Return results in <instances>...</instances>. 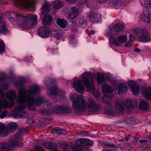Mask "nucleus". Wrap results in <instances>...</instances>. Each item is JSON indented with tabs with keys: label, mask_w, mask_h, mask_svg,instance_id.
I'll use <instances>...</instances> for the list:
<instances>
[{
	"label": "nucleus",
	"mask_w": 151,
	"mask_h": 151,
	"mask_svg": "<svg viewBox=\"0 0 151 151\" xmlns=\"http://www.w3.org/2000/svg\"><path fill=\"white\" fill-rule=\"evenodd\" d=\"M56 23L59 26L62 28H67L68 25L67 22L63 19L60 18H58L56 20Z\"/></svg>",
	"instance_id": "18"
},
{
	"label": "nucleus",
	"mask_w": 151,
	"mask_h": 151,
	"mask_svg": "<svg viewBox=\"0 0 151 151\" xmlns=\"http://www.w3.org/2000/svg\"><path fill=\"white\" fill-rule=\"evenodd\" d=\"M8 32V29L3 22H0V34H6Z\"/></svg>",
	"instance_id": "26"
},
{
	"label": "nucleus",
	"mask_w": 151,
	"mask_h": 151,
	"mask_svg": "<svg viewBox=\"0 0 151 151\" xmlns=\"http://www.w3.org/2000/svg\"><path fill=\"white\" fill-rule=\"evenodd\" d=\"M124 104L128 109L132 110V104L130 100L128 99L126 100L124 102Z\"/></svg>",
	"instance_id": "30"
},
{
	"label": "nucleus",
	"mask_w": 151,
	"mask_h": 151,
	"mask_svg": "<svg viewBox=\"0 0 151 151\" xmlns=\"http://www.w3.org/2000/svg\"><path fill=\"white\" fill-rule=\"evenodd\" d=\"M1 19H2L1 17V16H0V20H1Z\"/></svg>",
	"instance_id": "63"
},
{
	"label": "nucleus",
	"mask_w": 151,
	"mask_h": 151,
	"mask_svg": "<svg viewBox=\"0 0 151 151\" xmlns=\"http://www.w3.org/2000/svg\"><path fill=\"white\" fill-rule=\"evenodd\" d=\"M139 18L145 22L149 23L151 22V13H142L139 15Z\"/></svg>",
	"instance_id": "14"
},
{
	"label": "nucleus",
	"mask_w": 151,
	"mask_h": 151,
	"mask_svg": "<svg viewBox=\"0 0 151 151\" xmlns=\"http://www.w3.org/2000/svg\"><path fill=\"white\" fill-rule=\"evenodd\" d=\"M111 87V89L106 84H104L102 86V91L104 94L102 97V100L104 102L109 105L111 102V98L113 96L112 94L113 90L118 89V93L119 94L126 92L128 91L127 85L121 83L118 84L116 82L115 83L112 84Z\"/></svg>",
	"instance_id": "4"
},
{
	"label": "nucleus",
	"mask_w": 151,
	"mask_h": 151,
	"mask_svg": "<svg viewBox=\"0 0 151 151\" xmlns=\"http://www.w3.org/2000/svg\"><path fill=\"white\" fill-rule=\"evenodd\" d=\"M81 77L87 90L91 92H93L94 87V80L92 74L89 72H84L81 75Z\"/></svg>",
	"instance_id": "5"
},
{
	"label": "nucleus",
	"mask_w": 151,
	"mask_h": 151,
	"mask_svg": "<svg viewBox=\"0 0 151 151\" xmlns=\"http://www.w3.org/2000/svg\"><path fill=\"white\" fill-rule=\"evenodd\" d=\"M27 116V114L26 112H23V114H19V117L20 118H25Z\"/></svg>",
	"instance_id": "44"
},
{
	"label": "nucleus",
	"mask_w": 151,
	"mask_h": 151,
	"mask_svg": "<svg viewBox=\"0 0 151 151\" xmlns=\"http://www.w3.org/2000/svg\"><path fill=\"white\" fill-rule=\"evenodd\" d=\"M5 51L4 44L1 41H0V53H3Z\"/></svg>",
	"instance_id": "38"
},
{
	"label": "nucleus",
	"mask_w": 151,
	"mask_h": 151,
	"mask_svg": "<svg viewBox=\"0 0 151 151\" xmlns=\"http://www.w3.org/2000/svg\"><path fill=\"white\" fill-rule=\"evenodd\" d=\"M8 112L7 111H4L0 115V118L3 119L5 118L8 114Z\"/></svg>",
	"instance_id": "43"
},
{
	"label": "nucleus",
	"mask_w": 151,
	"mask_h": 151,
	"mask_svg": "<svg viewBox=\"0 0 151 151\" xmlns=\"http://www.w3.org/2000/svg\"><path fill=\"white\" fill-rule=\"evenodd\" d=\"M144 5L146 8L151 7V0H144Z\"/></svg>",
	"instance_id": "35"
},
{
	"label": "nucleus",
	"mask_w": 151,
	"mask_h": 151,
	"mask_svg": "<svg viewBox=\"0 0 151 151\" xmlns=\"http://www.w3.org/2000/svg\"><path fill=\"white\" fill-rule=\"evenodd\" d=\"M104 144L105 146H106L110 147L111 146V145L109 144L108 143L106 142H105Z\"/></svg>",
	"instance_id": "55"
},
{
	"label": "nucleus",
	"mask_w": 151,
	"mask_h": 151,
	"mask_svg": "<svg viewBox=\"0 0 151 151\" xmlns=\"http://www.w3.org/2000/svg\"><path fill=\"white\" fill-rule=\"evenodd\" d=\"M40 90L39 87L37 86H34L30 90L26 91L23 88L20 89L19 91V95L17 102L19 105L16 106V111L17 113L22 111L27 105L28 108L32 110L35 109V106H40L43 103V99L39 97L34 100L35 94L38 93Z\"/></svg>",
	"instance_id": "1"
},
{
	"label": "nucleus",
	"mask_w": 151,
	"mask_h": 151,
	"mask_svg": "<svg viewBox=\"0 0 151 151\" xmlns=\"http://www.w3.org/2000/svg\"><path fill=\"white\" fill-rule=\"evenodd\" d=\"M75 145L71 146V150L73 151H84V149L80 147H78Z\"/></svg>",
	"instance_id": "33"
},
{
	"label": "nucleus",
	"mask_w": 151,
	"mask_h": 151,
	"mask_svg": "<svg viewBox=\"0 0 151 151\" xmlns=\"http://www.w3.org/2000/svg\"><path fill=\"white\" fill-rule=\"evenodd\" d=\"M58 32L56 30H53L51 32V34L54 36H57L58 35H57Z\"/></svg>",
	"instance_id": "46"
},
{
	"label": "nucleus",
	"mask_w": 151,
	"mask_h": 151,
	"mask_svg": "<svg viewBox=\"0 0 151 151\" xmlns=\"http://www.w3.org/2000/svg\"><path fill=\"white\" fill-rule=\"evenodd\" d=\"M76 134L77 135H87L89 134V132L87 131H81L77 132L76 133Z\"/></svg>",
	"instance_id": "42"
},
{
	"label": "nucleus",
	"mask_w": 151,
	"mask_h": 151,
	"mask_svg": "<svg viewBox=\"0 0 151 151\" xmlns=\"http://www.w3.org/2000/svg\"><path fill=\"white\" fill-rule=\"evenodd\" d=\"M50 29L47 27H41L38 30L39 35L41 37H46L49 35Z\"/></svg>",
	"instance_id": "15"
},
{
	"label": "nucleus",
	"mask_w": 151,
	"mask_h": 151,
	"mask_svg": "<svg viewBox=\"0 0 151 151\" xmlns=\"http://www.w3.org/2000/svg\"><path fill=\"white\" fill-rule=\"evenodd\" d=\"M93 144V142L92 141L88 139L85 138L84 146L91 145Z\"/></svg>",
	"instance_id": "36"
},
{
	"label": "nucleus",
	"mask_w": 151,
	"mask_h": 151,
	"mask_svg": "<svg viewBox=\"0 0 151 151\" xmlns=\"http://www.w3.org/2000/svg\"><path fill=\"white\" fill-rule=\"evenodd\" d=\"M134 139L136 141H137L139 139V137L137 136H135L134 137Z\"/></svg>",
	"instance_id": "57"
},
{
	"label": "nucleus",
	"mask_w": 151,
	"mask_h": 151,
	"mask_svg": "<svg viewBox=\"0 0 151 151\" xmlns=\"http://www.w3.org/2000/svg\"><path fill=\"white\" fill-rule=\"evenodd\" d=\"M79 9L75 6H73L71 8L70 12L68 15L69 18L73 19L76 17L79 14Z\"/></svg>",
	"instance_id": "16"
},
{
	"label": "nucleus",
	"mask_w": 151,
	"mask_h": 151,
	"mask_svg": "<svg viewBox=\"0 0 151 151\" xmlns=\"http://www.w3.org/2000/svg\"><path fill=\"white\" fill-rule=\"evenodd\" d=\"M142 93L146 99L148 100L151 99V87L148 88L147 90H143Z\"/></svg>",
	"instance_id": "25"
},
{
	"label": "nucleus",
	"mask_w": 151,
	"mask_h": 151,
	"mask_svg": "<svg viewBox=\"0 0 151 151\" xmlns=\"http://www.w3.org/2000/svg\"><path fill=\"white\" fill-rule=\"evenodd\" d=\"M12 22L16 20L19 25L27 29H31L37 24V16L35 14H28L25 17L15 14H11L8 16Z\"/></svg>",
	"instance_id": "3"
},
{
	"label": "nucleus",
	"mask_w": 151,
	"mask_h": 151,
	"mask_svg": "<svg viewBox=\"0 0 151 151\" xmlns=\"http://www.w3.org/2000/svg\"><path fill=\"white\" fill-rule=\"evenodd\" d=\"M110 114L111 115H113H113H113V114H113V113H110Z\"/></svg>",
	"instance_id": "62"
},
{
	"label": "nucleus",
	"mask_w": 151,
	"mask_h": 151,
	"mask_svg": "<svg viewBox=\"0 0 151 151\" xmlns=\"http://www.w3.org/2000/svg\"><path fill=\"white\" fill-rule=\"evenodd\" d=\"M19 134L15 135V137L16 138V139H17L18 137L19 136Z\"/></svg>",
	"instance_id": "59"
},
{
	"label": "nucleus",
	"mask_w": 151,
	"mask_h": 151,
	"mask_svg": "<svg viewBox=\"0 0 151 151\" xmlns=\"http://www.w3.org/2000/svg\"><path fill=\"white\" fill-rule=\"evenodd\" d=\"M102 151H114L113 150L109 149L108 150H102Z\"/></svg>",
	"instance_id": "58"
},
{
	"label": "nucleus",
	"mask_w": 151,
	"mask_h": 151,
	"mask_svg": "<svg viewBox=\"0 0 151 151\" xmlns=\"http://www.w3.org/2000/svg\"><path fill=\"white\" fill-rule=\"evenodd\" d=\"M83 0V2H85L86 1V0Z\"/></svg>",
	"instance_id": "64"
},
{
	"label": "nucleus",
	"mask_w": 151,
	"mask_h": 151,
	"mask_svg": "<svg viewBox=\"0 0 151 151\" xmlns=\"http://www.w3.org/2000/svg\"><path fill=\"white\" fill-rule=\"evenodd\" d=\"M134 40V38L133 36L130 35V39L129 40V41L133 43Z\"/></svg>",
	"instance_id": "49"
},
{
	"label": "nucleus",
	"mask_w": 151,
	"mask_h": 151,
	"mask_svg": "<svg viewBox=\"0 0 151 151\" xmlns=\"http://www.w3.org/2000/svg\"><path fill=\"white\" fill-rule=\"evenodd\" d=\"M124 27L123 25L120 24H117L114 27V30L116 31L120 32L122 30Z\"/></svg>",
	"instance_id": "32"
},
{
	"label": "nucleus",
	"mask_w": 151,
	"mask_h": 151,
	"mask_svg": "<svg viewBox=\"0 0 151 151\" xmlns=\"http://www.w3.org/2000/svg\"><path fill=\"white\" fill-rule=\"evenodd\" d=\"M50 9V4L48 3H45L41 9V12L44 15L48 13Z\"/></svg>",
	"instance_id": "21"
},
{
	"label": "nucleus",
	"mask_w": 151,
	"mask_h": 151,
	"mask_svg": "<svg viewBox=\"0 0 151 151\" xmlns=\"http://www.w3.org/2000/svg\"><path fill=\"white\" fill-rule=\"evenodd\" d=\"M16 5L27 9L33 8L34 6V2L32 0H13Z\"/></svg>",
	"instance_id": "7"
},
{
	"label": "nucleus",
	"mask_w": 151,
	"mask_h": 151,
	"mask_svg": "<svg viewBox=\"0 0 151 151\" xmlns=\"http://www.w3.org/2000/svg\"><path fill=\"white\" fill-rule=\"evenodd\" d=\"M57 92V89L56 88H55L49 90V95H55L56 94Z\"/></svg>",
	"instance_id": "39"
},
{
	"label": "nucleus",
	"mask_w": 151,
	"mask_h": 151,
	"mask_svg": "<svg viewBox=\"0 0 151 151\" xmlns=\"http://www.w3.org/2000/svg\"><path fill=\"white\" fill-rule=\"evenodd\" d=\"M9 133L8 129H6V127L2 124H0V135L3 137L8 135Z\"/></svg>",
	"instance_id": "19"
},
{
	"label": "nucleus",
	"mask_w": 151,
	"mask_h": 151,
	"mask_svg": "<svg viewBox=\"0 0 151 151\" xmlns=\"http://www.w3.org/2000/svg\"><path fill=\"white\" fill-rule=\"evenodd\" d=\"M147 142V140L146 139H140L139 142L140 143H146Z\"/></svg>",
	"instance_id": "51"
},
{
	"label": "nucleus",
	"mask_w": 151,
	"mask_h": 151,
	"mask_svg": "<svg viewBox=\"0 0 151 151\" xmlns=\"http://www.w3.org/2000/svg\"><path fill=\"white\" fill-rule=\"evenodd\" d=\"M134 51L137 52H139L141 51V50L139 48H137L134 49Z\"/></svg>",
	"instance_id": "54"
},
{
	"label": "nucleus",
	"mask_w": 151,
	"mask_h": 151,
	"mask_svg": "<svg viewBox=\"0 0 151 151\" xmlns=\"http://www.w3.org/2000/svg\"><path fill=\"white\" fill-rule=\"evenodd\" d=\"M88 17L90 21L96 23L101 18V16L99 13H97L95 12H91L89 13Z\"/></svg>",
	"instance_id": "12"
},
{
	"label": "nucleus",
	"mask_w": 151,
	"mask_h": 151,
	"mask_svg": "<svg viewBox=\"0 0 151 151\" xmlns=\"http://www.w3.org/2000/svg\"><path fill=\"white\" fill-rule=\"evenodd\" d=\"M34 148V151H46L45 149L40 146H35Z\"/></svg>",
	"instance_id": "41"
},
{
	"label": "nucleus",
	"mask_w": 151,
	"mask_h": 151,
	"mask_svg": "<svg viewBox=\"0 0 151 151\" xmlns=\"http://www.w3.org/2000/svg\"><path fill=\"white\" fill-rule=\"evenodd\" d=\"M17 126V123L14 122H12L8 125V129L12 130L13 129H15L16 128Z\"/></svg>",
	"instance_id": "34"
},
{
	"label": "nucleus",
	"mask_w": 151,
	"mask_h": 151,
	"mask_svg": "<svg viewBox=\"0 0 151 151\" xmlns=\"http://www.w3.org/2000/svg\"><path fill=\"white\" fill-rule=\"evenodd\" d=\"M14 102L12 101L9 103L6 99L2 101L0 100V113L2 110V108L4 109L7 108H11L14 105Z\"/></svg>",
	"instance_id": "11"
},
{
	"label": "nucleus",
	"mask_w": 151,
	"mask_h": 151,
	"mask_svg": "<svg viewBox=\"0 0 151 151\" xmlns=\"http://www.w3.org/2000/svg\"><path fill=\"white\" fill-rule=\"evenodd\" d=\"M139 107L143 111L147 110L149 108L148 103L145 101H142L139 102Z\"/></svg>",
	"instance_id": "23"
},
{
	"label": "nucleus",
	"mask_w": 151,
	"mask_h": 151,
	"mask_svg": "<svg viewBox=\"0 0 151 151\" xmlns=\"http://www.w3.org/2000/svg\"><path fill=\"white\" fill-rule=\"evenodd\" d=\"M44 145L49 149L52 150V151H58L55 148V144L53 143L46 142L44 144Z\"/></svg>",
	"instance_id": "27"
},
{
	"label": "nucleus",
	"mask_w": 151,
	"mask_h": 151,
	"mask_svg": "<svg viewBox=\"0 0 151 151\" xmlns=\"http://www.w3.org/2000/svg\"><path fill=\"white\" fill-rule=\"evenodd\" d=\"M56 133L58 134H60L61 128H55Z\"/></svg>",
	"instance_id": "47"
},
{
	"label": "nucleus",
	"mask_w": 151,
	"mask_h": 151,
	"mask_svg": "<svg viewBox=\"0 0 151 151\" xmlns=\"http://www.w3.org/2000/svg\"><path fill=\"white\" fill-rule=\"evenodd\" d=\"M64 151H70L66 148H65L64 149Z\"/></svg>",
	"instance_id": "60"
},
{
	"label": "nucleus",
	"mask_w": 151,
	"mask_h": 151,
	"mask_svg": "<svg viewBox=\"0 0 151 151\" xmlns=\"http://www.w3.org/2000/svg\"><path fill=\"white\" fill-rule=\"evenodd\" d=\"M134 32L140 41L145 42L150 40V37L146 29L136 28L134 29Z\"/></svg>",
	"instance_id": "6"
},
{
	"label": "nucleus",
	"mask_w": 151,
	"mask_h": 151,
	"mask_svg": "<svg viewBox=\"0 0 151 151\" xmlns=\"http://www.w3.org/2000/svg\"><path fill=\"white\" fill-rule=\"evenodd\" d=\"M60 134H63V135H65L67 134V132H66L64 130H63V129H62L61 128V130L60 131Z\"/></svg>",
	"instance_id": "50"
},
{
	"label": "nucleus",
	"mask_w": 151,
	"mask_h": 151,
	"mask_svg": "<svg viewBox=\"0 0 151 151\" xmlns=\"http://www.w3.org/2000/svg\"><path fill=\"white\" fill-rule=\"evenodd\" d=\"M86 20L85 19L83 18H81L80 19L79 23L81 26L86 25Z\"/></svg>",
	"instance_id": "40"
},
{
	"label": "nucleus",
	"mask_w": 151,
	"mask_h": 151,
	"mask_svg": "<svg viewBox=\"0 0 151 151\" xmlns=\"http://www.w3.org/2000/svg\"><path fill=\"white\" fill-rule=\"evenodd\" d=\"M107 0H97L98 2L100 3L105 2Z\"/></svg>",
	"instance_id": "53"
},
{
	"label": "nucleus",
	"mask_w": 151,
	"mask_h": 151,
	"mask_svg": "<svg viewBox=\"0 0 151 151\" xmlns=\"http://www.w3.org/2000/svg\"><path fill=\"white\" fill-rule=\"evenodd\" d=\"M132 43L129 41L127 42L124 45L126 47H129L132 46Z\"/></svg>",
	"instance_id": "45"
},
{
	"label": "nucleus",
	"mask_w": 151,
	"mask_h": 151,
	"mask_svg": "<svg viewBox=\"0 0 151 151\" xmlns=\"http://www.w3.org/2000/svg\"><path fill=\"white\" fill-rule=\"evenodd\" d=\"M127 37L124 35H121L117 37V41L116 39L113 38H110V40L114 45L116 46H120L122 44L124 43L127 40Z\"/></svg>",
	"instance_id": "9"
},
{
	"label": "nucleus",
	"mask_w": 151,
	"mask_h": 151,
	"mask_svg": "<svg viewBox=\"0 0 151 151\" xmlns=\"http://www.w3.org/2000/svg\"><path fill=\"white\" fill-rule=\"evenodd\" d=\"M89 33L91 34H94L95 33V32L94 31L91 30L90 31Z\"/></svg>",
	"instance_id": "56"
},
{
	"label": "nucleus",
	"mask_w": 151,
	"mask_h": 151,
	"mask_svg": "<svg viewBox=\"0 0 151 151\" xmlns=\"http://www.w3.org/2000/svg\"><path fill=\"white\" fill-rule=\"evenodd\" d=\"M46 114L47 115H51V113H46Z\"/></svg>",
	"instance_id": "61"
},
{
	"label": "nucleus",
	"mask_w": 151,
	"mask_h": 151,
	"mask_svg": "<svg viewBox=\"0 0 151 151\" xmlns=\"http://www.w3.org/2000/svg\"><path fill=\"white\" fill-rule=\"evenodd\" d=\"M114 5L116 7L120 6L122 4V2L119 0H114L113 1Z\"/></svg>",
	"instance_id": "37"
},
{
	"label": "nucleus",
	"mask_w": 151,
	"mask_h": 151,
	"mask_svg": "<svg viewBox=\"0 0 151 151\" xmlns=\"http://www.w3.org/2000/svg\"><path fill=\"white\" fill-rule=\"evenodd\" d=\"M124 109V105L122 102H118L116 104L115 108V113H118L119 111L122 112Z\"/></svg>",
	"instance_id": "22"
},
{
	"label": "nucleus",
	"mask_w": 151,
	"mask_h": 151,
	"mask_svg": "<svg viewBox=\"0 0 151 151\" xmlns=\"http://www.w3.org/2000/svg\"><path fill=\"white\" fill-rule=\"evenodd\" d=\"M85 138H81L77 139L75 141L76 145L78 146H84Z\"/></svg>",
	"instance_id": "29"
},
{
	"label": "nucleus",
	"mask_w": 151,
	"mask_h": 151,
	"mask_svg": "<svg viewBox=\"0 0 151 151\" xmlns=\"http://www.w3.org/2000/svg\"><path fill=\"white\" fill-rule=\"evenodd\" d=\"M52 110H50L52 113H63L65 114H68L71 112V110L69 107L65 105L55 106Z\"/></svg>",
	"instance_id": "8"
},
{
	"label": "nucleus",
	"mask_w": 151,
	"mask_h": 151,
	"mask_svg": "<svg viewBox=\"0 0 151 151\" xmlns=\"http://www.w3.org/2000/svg\"><path fill=\"white\" fill-rule=\"evenodd\" d=\"M97 81L98 83L101 84L104 80V76L103 75H100V73L97 74Z\"/></svg>",
	"instance_id": "31"
},
{
	"label": "nucleus",
	"mask_w": 151,
	"mask_h": 151,
	"mask_svg": "<svg viewBox=\"0 0 151 151\" xmlns=\"http://www.w3.org/2000/svg\"><path fill=\"white\" fill-rule=\"evenodd\" d=\"M6 96L9 100H12L16 98V93L13 91H10L6 94Z\"/></svg>",
	"instance_id": "24"
},
{
	"label": "nucleus",
	"mask_w": 151,
	"mask_h": 151,
	"mask_svg": "<svg viewBox=\"0 0 151 151\" xmlns=\"http://www.w3.org/2000/svg\"><path fill=\"white\" fill-rule=\"evenodd\" d=\"M17 145L19 147H22L23 145V143H20L18 142L17 144Z\"/></svg>",
	"instance_id": "52"
},
{
	"label": "nucleus",
	"mask_w": 151,
	"mask_h": 151,
	"mask_svg": "<svg viewBox=\"0 0 151 151\" xmlns=\"http://www.w3.org/2000/svg\"><path fill=\"white\" fill-rule=\"evenodd\" d=\"M129 83L131 87L132 91L135 96L137 95L139 92V87L138 85H137L133 81H129Z\"/></svg>",
	"instance_id": "13"
},
{
	"label": "nucleus",
	"mask_w": 151,
	"mask_h": 151,
	"mask_svg": "<svg viewBox=\"0 0 151 151\" xmlns=\"http://www.w3.org/2000/svg\"><path fill=\"white\" fill-rule=\"evenodd\" d=\"M63 3L62 2L59 1H54L52 4V7L55 9H60L63 6Z\"/></svg>",
	"instance_id": "28"
},
{
	"label": "nucleus",
	"mask_w": 151,
	"mask_h": 151,
	"mask_svg": "<svg viewBox=\"0 0 151 151\" xmlns=\"http://www.w3.org/2000/svg\"><path fill=\"white\" fill-rule=\"evenodd\" d=\"M70 98L73 101L72 106L78 113L83 111H87L93 113H98L101 110V107L96 103L95 100L91 97L87 100V103L82 96L72 93Z\"/></svg>",
	"instance_id": "2"
},
{
	"label": "nucleus",
	"mask_w": 151,
	"mask_h": 151,
	"mask_svg": "<svg viewBox=\"0 0 151 151\" xmlns=\"http://www.w3.org/2000/svg\"><path fill=\"white\" fill-rule=\"evenodd\" d=\"M52 18L50 15L45 16L42 18L43 24L45 25L49 26L52 23Z\"/></svg>",
	"instance_id": "20"
},
{
	"label": "nucleus",
	"mask_w": 151,
	"mask_h": 151,
	"mask_svg": "<svg viewBox=\"0 0 151 151\" xmlns=\"http://www.w3.org/2000/svg\"><path fill=\"white\" fill-rule=\"evenodd\" d=\"M68 3L72 4L76 2V0H65Z\"/></svg>",
	"instance_id": "48"
},
{
	"label": "nucleus",
	"mask_w": 151,
	"mask_h": 151,
	"mask_svg": "<svg viewBox=\"0 0 151 151\" xmlns=\"http://www.w3.org/2000/svg\"><path fill=\"white\" fill-rule=\"evenodd\" d=\"M17 144V143L14 141L12 140L10 142L7 147L3 146L0 148V151H9Z\"/></svg>",
	"instance_id": "17"
},
{
	"label": "nucleus",
	"mask_w": 151,
	"mask_h": 151,
	"mask_svg": "<svg viewBox=\"0 0 151 151\" xmlns=\"http://www.w3.org/2000/svg\"><path fill=\"white\" fill-rule=\"evenodd\" d=\"M73 88L80 93H82L84 91V85L81 80H78L73 83Z\"/></svg>",
	"instance_id": "10"
}]
</instances>
